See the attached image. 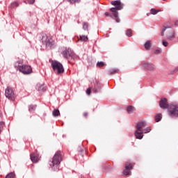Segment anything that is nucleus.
I'll return each instance as SVG.
<instances>
[{"label":"nucleus","instance_id":"obj_1","mask_svg":"<svg viewBox=\"0 0 178 178\" xmlns=\"http://www.w3.org/2000/svg\"><path fill=\"white\" fill-rule=\"evenodd\" d=\"M63 160V155L62 154V152L57 151L54 154L52 161L49 162V165L52 168L54 172L59 170V165H60Z\"/></svg>","mask_w":178,"mask_h":178},{"label":"nucleus","instance_id":"obj_2","mask_svg":"<svg viewBox=\"0 0 178 178\" xmlns=\"http://www.w3.org/2000/svg\"><path fill=\"white\" fill-rule=\"evenodd\" d=\"M112 5L113 6H114L112 8V15L113 17H115V22H117V23H119L120 22V19L118 17L119 13H118V10H122V9H123V3H122L120 0H117L112 1Z\"/></svg>","mask_w":178,"mask_h":178},{"label":"nucleus","instance_id":"obj_3","mask_svg":"<svg viewBox=\"0 0 178 178\" xmlns=\"http://www.w3.org/2000/svg\"><path fill=\"white\" fill-rule=\"evenodd\" d=\"M62 55L65 59H73L74 60H79V56L74 54V51L70 48L65 47L63 49Z\"/></svg>","mask_w":178,"mask_h":178},{"label":"nucleus","instance_id":"obj_4","mask_svg":"<svg viewBox=\"0 0 178 178\" xmlns=\"http://www.w3.org/2000/svg\"><path fill=\"white\" fill-rule=\"evenodd\" d=\"M41 42L43 45H45L46 48H49L50 49L55 48V42H54V39L50 36L47 35V34H43L42 35Z\"/></svg>","mask_w":178,"mask_h":178},{"label":"nucleus","instance_id":"obj_5","mask_svg":"<svg viewBox=\"0 0 178 178\" xmlns=\"http://www.w3.org/2000/svg\"><path fill=\"white\" fill-rule=\"evenodd\" d=\"M51 67L54 72L57 71V74H62L63 72H65V68H63V65L62 63H59V61L52 60L51 63Z\"/></svg>","mask_w":178,"mask_h":178},{"label":"nucleus","instance_id":"obj_6","mask_svg":"<svg viewBox=\"0 0 178 178\" xmlns=\"http://www.w3.org/2000/svg\"><path fill=\"white\" fill-rule=\"evenodd\" d=\"M168 115L171 116V118H178V104L172 103L170 104L168 108Z\"/></svg>","mask_w":178,"mask_h":178},{"label":"nucleus","instance_id":"obj_7","mask_svg":"<svg viewBox=\"0 0 178 178\" xmlns=\"http://www.w3.org/2000/svg\"><path fill=\"white\" fill-rule=\"evenodd\" d=\"M5 95L6 98L10 99V101H15V92L13 91V88L10 87L6 88Z\"/></svg>","mask_w":178,"mask_h":178},{"label":"nucleus","instance_id":"obj_8","mask_svg":"<svg viewBox=\"0 0 178 178\" xmlns=\"http://www.w3.org/2000/svg\"><path fill=\"white\" fill-rule=\"evenodd\" d=\"M19 72L23 73V74H30L33 72V69L30 65H24L19 68Z\"/></svg>","mask_w":178,"mask_h":178},{"label":"nucleus","instance_id":"obj_9","mask_svg":"<svg viewBox=\"0 0 178 178\" xmlns=\"http://www.w3.org/2000/svg\"><path fill=\"white\" fill-rule=\"evenodd\" d=\"M159 106L161 108V109H168L170 105H169V103L168 102V99L163 98L159 102Z\"/></svg>","mask_w":178,"mask_h":178},{"label":"nucleus","instance_id":"obj_10","mask_svg":"<svg viewBox=\"0 0 178 178\" xmlns=\"http://www.w3.org/2000/svg\"><path fill=\"white\" fill-rule=\"evenodd\" d=\"M133 169V164L127 163L125 164V170H124L123 173L125 176H128L131 173V170Z\"/></svg>","mask_w":178,"mask_h":178},{"label":"nucleus","instance_id":"obj_11","mask_svg":"<svg viewBox=\"0 0 178 178\" xmlns=\"http://www.w3.org/2000/svg\"><path fill=\"white\" fill-rule=\"evenodd\" d=\"M143 69H146V70H155V65L154 64L144 63L142 65Z\"/></svg>","mask_w":178,"mask_h":178},{"label":"nucleus","instance_id":"obj_12","mask_svg":"<svg viewBox=\"0 0 178 178\" xmlns=\"http://www.w3.org/2000/svg\"><path fill=\"white\" fill-rule=\"evenodd\" d=\"M147 124L144 121L139 122L136 125V129L138 131H143V127H145Z\"/></svg>","mask_w":178,"mask_h":178},{"label":"nucleus","instance_id":"obj_13","mask_svg":"<svg viewBox=\"0 0 178 178\" xmlns=\"http://www.w3.org/2000/svg\"><path fill=\"white\" fill-rule=\"evenodd\" d=\"M144 132H143V131H138V129H137L135 131V137L136 138H138V140H141V138H143L144 137Z\"/></svg>","mask_w":178,"mask_h":178},{"label":"nucleus","instance_id":"obj_14","mask_svg":"<svg viewBox=\"0 0 178 178\" xmlns=\"http://www.w3.org/2000/svg\"><path fill=\"white\" fill-rule=\"evenodd\" d=\"M167 38L168 40H172L175 38V32L172 29H170L169 31L167 33Z\"/></svg>","mask_w":178,"mask_h":178},{"label":"nucleus","instance_id":"obj_15","mask_svg":"<svg viewBox=\"0 0 178 178\" xmlns=\"http://www.w3.org/2000/svg\"><path fill=\"white\" fill-rule=\"evenodd\" d=\"M23 63V62H22V60L19 61H17L14 64V67L16 69V70H19L20 72V68L22 67V64Z\"/></svg>","mask_w":178,"mask_h":178},{"label":"nucleus","instance_id":"obj_16","mask_svg":"<svg viewBox=\"0 0 178 178\" xmlns=\"http://www.w3.org/2000/svg\"><path fill=\"white\" fill-rule=\"evenodd\" d=\"M31 160L34 163H37V162H38V156L37 155H35V154H31Z\"/></svg>","mask_w":178,"mask_h":178},{"label":"nucleus","instance_id":"obj_17","mask_svg":"<svg viewBox=\"0 0 178 178\" xmlns=\"http://www.w3.org/2000/svg\"><path fill=\"white\" fill-rule=\"evenodd\" d=\"M100 90H101V85H99V83H96L93 89L94 92L97 94V92H99Z\"/></svg>","mask_w":178,"mask_h":178},{"label":"nucleus","instance_id":"obj_18","mask_svg":"<svg viewBox=\"0 0 178 178\" xmlns=\"http://www.w3.org/2000/svg\"><path fill=\"white\" fill-rule=\"evenodd\" d=\"M79 41L81 42H87L88 41V37L84 35H80L79 38Z\"/></svg>","mask_w":178,"mask_h":178},{"label":"nucleus","instance_id":"obj_19","mask_svg":"<svg viewBox=\"0 0 178 178\" xmlns=\"http://www.w3.org/2000/svg\"><path fill=\"white\" fill-rule=\"evenodd\" d=\"M127 111L128 113H133V112H134V111H136V108H134V106H129L127 108Z\"/></svg>","mask_w":178,"mask_h":178},{"label":"nucleus","instance_id":"obj_20","mask_svg":"<svg viewBox=\"0 0 178 178\" xmlns=\"http://www.w3.org/2000/svg\"><path fill=\"white\" fill-rule=\"evenodd\" d=\"M162 120V113L156 114L155 116V122H161Z\"/></svg>","mask_w":178,"mask_h":178},{"label":"nucleus","instance_id":"obj_21","mask_svg":"<svg viewBox=\"0 0 178 178\" xmlns=\"http://www.w3.org/2000/svg\"><path fill=\"white\" fill-rule=\"evenodd\" d=\"M52 115L54 118H58L60 115V112L58 109H54L52 112Z\"/></svg>","mask_w":178,"mask_h":178},{"label":"nucleus","instance_id":"obj_22","mask_svg":"<svg viewBox=\"0 0 178 178\" xmlns=\"http://www.w3.org/2000/svg\"><path fill=\"white\" fill-rule=\"evenodd\" d=\"M38 91H43L45 92L47 91V86L45 85H41L38 87Z\"/></svg>","mask_w":178,"mask_h":178},{"label":"nucleus","instance_id":"obj_23","mask_svg":"<svg viewBox=\"0 0 178 178\" xmlns=\"http://www.w3.org/2000/svg\"><path fill=\"white\" fill-rule=\"evenodd\" d=\"M97 67H104L105 63L104 61H98L96 64Z\"/></svg>","mask_w":178,"mask_h":178},{"label":"nucleus","instance_id":"obj_24","mask_svg":"<svg viewBox=\"0 0 178 178\" xmlns=\"http://www.w3.org/2000/svg\"><path fill=\"white\" fill-rule=\"evenodd\" d=\"M145 49H149L151 48V41L148 40L145 43Z\"/></svg>","mask_w":178,"mask_h":178},{"label":"nucleus","instance_id":"obj_25","mask_svg":"<svg viewBox=\"0 0 178 178\" xmlns=\"http://www.w3.org/2000/svg\"><path fill=\"white\" fill-rule=\"evenodd\" d=\"M35 108H37V105L31 104L29 106V112H33L35 109Z\"/></svg>","mask_w":178,"mask_h":178},{"label":"nucleus","instance_id":"obj_26","mask_svg":"<svg viewBox=\"0 0 178 178\" xmlns=\"http://www.w3.org/2000/svg\"><path fill=\"white\" fill-rule=\"evenodd\" d=\"M159 12H161V10H156V9H154V8H152V9L150 10V13H151V15H157V13H158Z\"/></svg>","mask_w":178,"mask_h":178},{"label":"nucleus","instance_id":"obj_27","mask_svg":"<svg viewBox=\"0 0 178 178\" xmlns=\"http://www.w3.org/2000/svg\"><path fill=\"white\" fill-rule=\"evenodd\" d=\"M17 6H19V3H17V2H13L10 4V8L15 9V8H17Z\"/></svg>","mask_w":178,"mask_h":178},{"label":"nucleus","instance_id":"obj_28","mask_svg":"<svg viewBox=\"0 0 178 178\" xmlns=\"http://www.w3.org/2000/svg\"><path fill=\"white\" fill-rule=\"evenodd\" d=\"M15 177H16V175H15V173L13 172H10L6 176V178H15Z\"/></svg>","mask_w":178,"mask_h":178},{"label":"nucleus","instance_id":"obj_29","mask_svg":"<svg viewBox=\"0 0 178 178\" xmlns=\"http://www.w3.org/2000/svg\"><path fill=\"white\" fill-rule=\"evenodd\" d=\"M126 35H127L128 37H131L133 35V30L131 29H128L126 31Z\"/></svg>","mask_w":178,"mask_h":178},{"label":"nucleus","instance_id":"obj_30","mask_svg":"<svg viewBox=\"0 0 178 178\" xmlns=\"http://www.w3.org/2000/svg\"><path fill=\"white\" fill-rule=\"evenodd\" d=\"M3 127H5V122H0V134L3 131Z\"/></svg>","mask_w":178,"mask_h":178},{"label":"nucleus","instance_id":"obj_31","mask_svg":"<svg viewBox=\"0 0 178 178\" xmlns=\"http://www.w3.org/2000/svg\"><path fill=\"white\" fill-rule=\"evenodd\" d=\"M67 2H70V3H79L80 2V0H67Z\"/></svg>","mask_w":178,"mask_h":178},{"label":"nucleus","instance_id":"obj_32","mask_svg":"<svg viewBox=\"0 0 178 178\" xmlns=\"http://www.w3.org/2000/svg\"><path fill=\"white\" fill-rule=\"evenodd\" d=\"M83 29L84 30H88V23L85 22L83 24Z\"/></svg>","mask_w":178,"mask_h":178},{"label":"nucleus","instance_id":"obj_33","mask_svg":"<svg viewBox=\"0 0 178 178\" xmlns=\"http://www.w3.org/2000/svg\"><path fill=\"white\" fill-rule=\"evenodd\" d=\"M143 133L144 134H147V133H149V131H151V129L149 128H146L144 129H142Z\"/></svg>","mask_w":178,"mask_h":178},{"label":"nucleus","instance_id":"obj_34","mask_svg":"<svg viewBox=\"0 0 178 178\" xmlns=\"http://www.w3.org/2000/svg\"><path fill=\"white\" fill-rule=\"evenodd\" d=\"M166 29H169V27L163 26L161 32V35L163 36L165 35V31H166Z\"/></svg>","mask_w":178,"mask_h":178},{"label":"nucleus","instance_id":"obj_35","mask_svg":"<svg viewBox=\"0 0 178 178\" xmlns=\"http://www.w3.org/2000/svg\"><path fill=\"white\" fill-rule=\"evenodd\" d=\"M163 45L164 47H168V45H169V43H168L166 40H163Z\"/></svg>","mask_w":178,"mask_h":178},{"label":"nucleus","instance_id":"obj_36","mask_svg":"<svg viewBox=\"0 0 178 178\" xmlns=\"http://www.w3.org/2000/svg\"><path fill=\"white\" fill-rule=\"evenodd\" d=\"M119 72V70L118 69H113V72H112V74H115V73H118Z\"/></svg>","mask_w":178,"mask_h":178},{"label":"nucleus","instance_id":"obj_37","mask_svg":"<svg viewBox=\"0 0 178 178\" xmlns=\"http://www.w3.org/2000/svg\"><path fill=\"white\" fill-rule=\"evenodd\" d=\"M28 2L30 5H33L35 2V0H28Z\"/></svg>","mask_w":178,"mask_h":178},{"label":"nucleus","instance_id":"obj_38","mask_svg":"<svg viewBox=\"0 0 178 178\" xmlns=\"http://www.w3.org/2000/svg\"><path fill=\"white\" fill-rule=\"evenodd\" d=\"M86 94H87L88 95H90V94H91V89L88 88V89L86 90Z\"/></svg>","mask_w":178,"mask_h":178},{"label":"nucleus","instance_id":"obj_39","mask_svg":"<svg viewBox=\"0 0 178 178\" xmlns=\"http://www.w3.org/2000/svg\"><path fill=\"white\" fill-rule=\"evenodd\" d=\"M105 16H107L108 17H112V15H111V14H109V13H108V12L105 13Z\"/></svg>","mask_w":178,"mask_h":178},{"label":"nucleus","instance_id":"obj_40","mask_svg":"<svg viewBox=\"0 0 178 178\" xmlns=\"http://www.w3.org/2000/svg\"><path fill=\"white\" fill-rule=\"evenodd\" d=\"M161 52H162V51H161V50H159V49H156V50L155 51V54H161Z\"/></svg>","mask_w":178,"mask_h":178},{"label":"nucleus","instance_id":"obj_41","mask_svg":"<svg viewBox=\"0 0 178 178\" xmlns=\"http://www.w3.org/2000/svg\"><path fill=\"white\" fill-rule=\"evenodd\" d=\"M88 115V113H83V116H84L85 118H87Z\"/></svg>","mask_w":178,"mask_h":178},{"label":"nucleus","instance_id":"obj_42","mask_svg":"<svg viewBox=\"0 0 178 178\" xmlns=\"http://www.w3.org/2000/svg\"><path fill=\"white\" fill-rule=\"evenodd\" d=\"M175 26H178V21H175Z\"/></svg>","mask_w":178,"mask_h":178},{"label":"nucleus","instance_id":"obj_43","mask_svg":"<svg viewBox=\"0 0 178 178\" xmlns=\"http://www.w3.org/2000/svg\"><path fill=\"white\" fill-rule=\"evenodd\" d=\"M2 116V112L0 111V118Z\"/></svg>","mask_w":178,"mask_h":178},{"label":"nucleus","instance_id":"obj_44","mask_svg":"<svg viewBox=\"0 0 178 178\" xmlns=\"http://www.w3.org/2000/svg\"><path fill=\"white\" fill-rule=\"evenodd\" d=\"M110 12H112V8H110Z\"/></svg>","mask_w":178,"mask_h":178},{"label":"nucleus","instance_id":"obj_45","mask_svg":"<svg viewBox=\"0 0 178 178\" xmlns=\"http://www.w3.org/2000/svg\"><path fill=\"white\" fill-rule=\"evenodd\" d=\"M110 74H112V72H110Z\"/></svg>","mask_w":178,"mask_h":178},{"label":"nucleus","instance_id":"obj_46","mask_svg":"<svg viewBox=\"0 0 178 178\" xmlns=\"http://www.w3.org/2000/svg\"><path fill=\"white\" fill-rule=\"evenodd\" d=\"M177 71L178 70V69L177 70H176Z\"/></svg>","mask_w":178,"mask_h":178},{"label":"nucleus","instance_id":"obj_47","mask_svg":"<svg viewBox=\"0 0 178 178\" xmlns=\"http://www.w3.org/2000/svg\"><path fill=\"white\" fill-rule=\"evenodd\" d=\"M163 1H166V0H163Z\"/></svg>","mask_w":178,"mask_h":178}]
</instances>
